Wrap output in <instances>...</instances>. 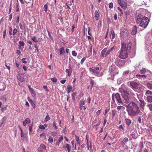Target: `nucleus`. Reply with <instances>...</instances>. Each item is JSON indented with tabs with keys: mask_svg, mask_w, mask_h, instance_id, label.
<instances>
[{
	"mask_svg": "<svg viewBox=\"0 0 152 152\" xmlns=\"http://www.w3.org/2000/svg\"><path fill=\"white\" fill-rule=\"evenodd\" d=\"M131 46L132 44L130 42L127 44L124 42L122 43L119 57L121 59H125L129 55L131 58L134 57L135 55L136 50L135 48L132 49Z\"/></svg>",
	"mask_w": 152,
	"mask_h": 152,
	"instance_id": "nucleus-1",
	"label": "nucleus"
},
{
	"mask_svg": "<svg viewBox=\"0 0 152 152\" xmlns=\"http://www.w3.org/2000/svg\"><path fill=\"white\" fill-rule=\"evenodd\" d=\"M136 22L137 24H139L141 27L145 28H146L149 22L148 18L143 17V15L139 14L136 16Z\"/></svg>",
	"mask_w": 152,
	"mask_h": 152,
	"instance_id": "nucleus-2",
	"label": "nucleus"
},
{
	"mask_svg": "<svg viewBox=\"0 0 152 152\" xmlns=\"http://www.w3.org/2000/svg\"><path fill=\"white\" fill-rule=\"evenodd\" d=\"M115 99H116V102L118 105L122 104L123 102L121 100L120 94L118 93L115 94H113L112 96L111 106L115 107L116 106V104L115 101Z\"/></svg>",
	"mask_w": 152,
	"mask_h": 152,
	"instance_id": "nucleus-3",
	"label": "nucleus"
},
{
	"mask_svg": "<svg viewBox=\"0 0 152 152\" xmlns=\"http://www.w3.org/2000/svg\"><path fill=\"white\" fill-rule=\"evenodd\" d=\"M128 115L130 116H134L139 114L140 115H142V113L140 109H134L130 108H126Z\"/></svg>",
	"mask_w": 152,
	"mask_h": 152,
	"instance_id": "nucleus-4",
	"label": "nucleus"
},
{
	"mask_svg": "<svg viewBox=\"0 0 152 152\" xmlns=\"http://www.w3.org/2000/svg\"><path fill=\"white\" fill-rule=\"evenodd\" d=\"M109 71L113 78L114 76L117 75L118 72V70L115 68V66L114 65H112L111 66L109 69Z\"/></svg>",
	"mask_w": 152,
	"mask_h": 152,
	"instance_id": "nucleus-5",
	"label": "nucleus"
},
{
	"mask_svg": "<svg viewBox=\"0 0 152 152\" xmlns=\"http://www.w3.org/2000/svg\"><path fill=\"white\" fill-rule=\"evenodd\" d=\"M127 85L134 90L137 89L139 86L138 83L135 81L128 82L127 83Z\"/></svg>",
	"mask_w": 152,
	"mask_h": 152,
	"instance_id": "nucleus-6",
	"label": "nucleus"
},
{
	"mask_svg": "<svg viewBox=\"0 0 152 152\" xmlns=\"http://www.w3.org/2000/svg\"><path fill=\"white\" fill-rule=\"evenodd\" d=\"M126 108H130L134 109H139L138 105L134 102L131 101L126 106Z\"/></svg>",
	"mask_w": 152,
	"mask_h": 152,
	"instance_id": "nucleus-7",
	"label": "nucleus"
},
{
	"mask_svg": "<svg viewBox=\"0 0 152 152\" xmlns=\"http://www.w3.org/2000/svg\"><path fill=\"white\" fill-rule=\"evenodd\" d=\"M90 72L92 74L98 77H100L102 75V72L96 70L95 69H93L90 67L89 68Z\"/></svg>",
	"mask_w": 152,
	"mask_h": 152,
	"instance_id": "nucleus-8",
	"label": "nucleus"
},
{
	"mask_svg": "<svg viewBox=\"0 0 152 152\" xmlns=\"http://www.w3.org/2000/svg\"><path fill=\"white\" fill-rule=\"evenodd\" d=\"M119 5L125 10L127 7V1L126 0H118Z\"/></svg>",
	"mask_w": 152,
	"mask_h": 152,
	"instance_id": "nucleus-9",
	"label": "nucleus"
},
{
	"mask_svg": "<svg viewBox=\"0 0 152 152\" xmlns=\"http://www.w3.org/2000/svg\"><path fill=\"white\" fill-rule=\"evenodd\" d=\"M122 96L124 99L126 103H128L129 102L130 97L128 91L126 92L124 94H122Z\"/></svg>",
	"mask_w": 152,
	"mask_h": 152,
	"instance_id": "nucleus-10",
	"label": "nucleus"
},
{
	"mask_svg": "<svg viewBox=\"0 0 152 152\" xmlns=\"http://www.w3.org/2000/svg\"><path fill=\"white\" fill-rule=\"evenodd\" d=\"M128 34V31L126 29L124 28H122L121 29V36L122 37H125Z\"/></svg>",
	"mask_w": 152,
	"mask_h": 152,
	"instance_id": "nucleus-11",
	"label": "nucleus"
},
{
	"mask_svg": "<svg viewBox=\"0 0 152 152\" xmlns=\"http://www.w3.org/2000/svg\"><path fill=\"white\" fill-rule=\"evenodd\" d=\"M46 149V147L43 144H41L38 148V150L40 152H42Z\"/></svg>",
	"mask_w": 152,
	"mask_h": 152,
	"instance_id": "nucleus-12",
	"label": "nucleus"
},
{
	"mask_svg": "<svg viewBox=\"0 0 152 152\" xmlns=\"http://www.w3.org/2000/svg\"><path fill=\"white\" fill-rule=\"evenodd\" d=\"M137 32V27L135 26H133L131 32V34L132 35L136 34Z\"/></svg>",
	"mask_w": 152,
	"mask_h": 152,
	"instance_id": "nucleus-13",
	"label": "nucleus"
},
{
	"mask_svg": "<svg viewBox=\"0 0 152 152\" xmlns=\"http://www.w3.org/2000/svg\"><path fill=\"white\" fill-rule=\"evenodd\" d=\"M5 84L4 83H0V91H4L5 90Z\"/></svg>",
	"mask_w": 152,
	"mask_h": 152,
	"instance_id": "nucleus-14",
	"label": "nucleus"
},
{
	"mask_svg": "<svg viewBox=\"0 0 152 152\" xmlns=\"http://www.w3.org/2000/svg\"><path fill=\"white\" fill-rule=\"evenodd\" d=\"M107 48H105L102 50L101 52V54L103 58L105 57L107 55H106V52L107 51Z\"/></svg>",
	"mask_w": 152,
	"mask_h": 152,
	"instance_id": "nucleus-15",
	"label": "nucleus"
},
{
	"mask_svg": "<svg viewBox=\"0 0 152 152\" xmlns=\"http://www.w3.org/2000/svg\"><path fill=\"white\" fill-rule=\"evenodd\" d=\"M99 11H96L95 12V17L96 20H98L99 19Z\"/></svg>",
	"mask_w": 152,
	"mask_h": 152,
	"instance_id": "nucleus-16",
	"label": "nucleus"
},
{
	"mask_svg": "<svg viewBox=\"0 0 152 152\" xmlns=\"http://www.w3.org/2000/svg\"><path fill=\"white\" fill-rule=\"evenodd\" d=\"M29 90L32 96L34 97L35 96L36 93L33 88H30V90Z\"/></svg>",
	"mask_w": 152,
	"mask_h": 152,
	"instance_id": "nucleus-17",
	"label": "nucleus"
},
{
	"mask_svg": "<svg viewBox=\"0 0 152 152\" xmlns=\"http://www.w3.org/2000/svg\"><path fill=\"white\" fill-rule=\"evenodd\" d=\"M69 69H66V72L67 73H68V75L69 76H70L71 75V74L72 71L71 70H70V68H71L70 66H69Z\"/></svg>",
	"mask_w": 152,
	"mask_h": 152,
	"instance_id": "nucleus-18",
	"label": "nucleus"
},
{
	"mask_svg": "<svg viewBox=\"0 0 152 152\" xmlns=\"http://www.w3.org/2000/svg\"><path fill=\"white\" fill-rule=\"evenodd\" d=\"M146 99L149 102H152V96H148L146 97Z\"/></svg>",
	"mask_w": 152,
	"mask_h": 152,
	"instance_id": "nucleus-19",
	"label": "nucleus"
},
{
	"mask_svg": "<svg viewBox=\"0 0 152 152\" xmlns=\"http://www.w3.org/2000/svg\"><path fill=\"white\" fill-rule=\"evenodd\" d=\"M17 79L21 82L24 81V78L23 77H21V76L19 75H18V76Z\"/></svg>",
	"mask_w": 152,
	"mask_h": 152,
	"instance_id": "nucleus-20",
	"label": "nucleus"
},
{
	"mask_svg": "<svg viewBox=\"0 0 152 152\" xmlns=\"http://www.w3.org/2000/svg\"><path fill=\"white\" fill-rule=\"evenodd\" d=\"M125 121L127 125L129 126L131 124V120L130 119L126 118L125 119Z\"/></svg>",
	"mask_w": 152,
	"mask_h": 152,
	"instance_id": "nucleus-21",
	"label": "nucleus"
},
{
	"mask_svg": "<svg viewBox=\"0 0 152 152\" xmlns=\"http://www.w3.org/2000/svg\"><path fill=\"white\" fill-rule=\"evenodd\" d=\"M60 54L61 55L62 54H64L65 53V51L64 49V48L63 47H61L60 48L59 50Z\"/></svg>",
	"mask_w": 152,
	"mask_h": 152,
	"instance_id": "nucleus-22",
	"label": "nucleus"
},
{
	"mask_svg": "<svg viewBox=\"0 0 152 152\" xmlns=\"http://www.w3.org/2000/svg\"><path fill=\"white\" fill-rule=\"evenodd\" d=\"M119 91L122 93L121 94V95H122V94H124L126 92H128L127 91L125 90V89H124L123 88H119Z\"/></svg>",
	"mask_w": 152,
	"mask_h": 152,
	"instance_id": "nucleus-23",
	"label": "nucleus"
},
{
	"mask_svg": "<svg viewBox=\"0 0 152 152\" xmlns=\"http://www.w3.org/2000/svg\"><path fill=\"white\" fill-rule=\"evenodd\" d=\"M67 149V151L68 152H70L71 151V146L69 145L68 144H66V147Z\"/></svg>",
	"mask_w": 152,
	"mask_h": 152,
	"instance_id": "nucleus-24",
	"label": "nucleus"
},
{
	"mask_svg": "<svg viewBox=\"0 0 152 152\" xmlns=\"http://www.w3.org/2000/svg\"><path fill=\"white\" fill-rule=\"evenodd\" d=\"M139 101L140 102V105L141 106L143 107L145 105V102L143 101L140 99H139Z\"/></svg>",
	"mask_w": 152,
	"mask_h": 152,
	"instance_id": "nucleus-25",
	"label": "nucleus"
},
{
	"mask_svg": "<svg viewBox=\"0 0 152 152\" xmlns=\"http://www.w3.org/2000/svg\"><path fill=\"white\" fill-rule=\"evenodd\" d=\"M146 86L150 89L152 90V84L149 83H147L146 84Z\"/></svg>",
	"mask_w": 152,
	"mask_h": 152,
	"instance_id": "nucleus-26",
	"label": "nucleus"
},
{
	"mask_svg": "<svg viewBox=\"0 0 152 152\" xmlns=\"http://www.w3.org/2000/svg\"><path fill=\"white\" fill-rule=\"evenodd\" d=\"M72 86L70 85H69L67 86V88L68 90L67 92L68 93H70L71 91V90L72 89Z\"/></svg>",
	"mask_w": 152,
	"mask_h": 152,
	"instance_id": "nucleus-27",
	"label": "nucleus"
},
{
	"mask_svg": "<svg viewBox=\"0 0 152 152\" xmlns=\"http://www.w3.org/2000/svg\"><path fill=\"white\" fill-rule=\"evenodd\" d=\"M28 59L26 58H23L21 59V61L22 63L26 64L27 63Z\"/></svg>",
	"mask_w": 152,
	"mask_h": 152,
	"instance_id": "nucleus-28",
	"label": "nucleus"
},
{
	"mask_svg": "<svg viewBox=\"0 0 152 152\" xmlns=\"http://www.w3.org/2000/svg\"><path fill=\"white\" fill-rule=\"evenodd\" d=\"M113 47H112L109 50L107 51V52L106 53V55L107 56L109 55L113 50Z\"/></svg>",
	"mask_w": 152,
	"mask_h": 152,
	"instance_id": "nucleus-29",
	"label": "nucleus"
},
{
	"mask_svg": "<svg viewBox=\"0 0 152 152\" xmlns=\"http://www.w3.org/2000/svg\"><path fill=\"white\" fill-rule=\"evenodd\" d=\"M29 126V134H30L32 132V129L33 127L32 124H31L28 125Z\"/></svg>",
	"mask_w": 152,
	"mask_h": 152,
	"instance_id": "nucleus-30",
	"label": "nucleus"
},
{
	"mask_svg": "<svg viewBox=\"0 0 152 152\" xmlns=\"http://www.w3.org/2000/svg\"><path fill=\"white\" fill-rule=\"evenodd\" d=\"M94 84V81L93 80L91 79V80L90 82V86H91L90 89L91 90L92 87L93 86Z\"/></svg>",
	"mask_w": 152,
	"mask_h": 152,
	"instance_id": "nucleus-31",
	"label": "nucleus"
},
{
	"mask_svg": "<svg viewBox=\"0 0 152 152\" xmlns=\"http://www.w3.org/2000/svg\"><path fill=\"white\" fill-rule=\"evenodd\" d=\"M0 99V100L4 101H6L7 100V98L5 95L1 96Z\"/></svg>",
	"mask_w": 152,
	"mask_h": 152,
	"instance_id": "nucleus-32",
	"label": "nucleus"
},
{
	"mask_svg": "<svg viewBox=\"0 0 152 152\" xmlns=\"http://www.w3.org/2000/svg\"><path fill=\"white\" fill-rule=\"evenodd\" d=\"M19 44L20 45V46H19V49H20L21 48L20 47V46H23L24 45V42L23 41H20L19 42Z\"/></svg>",
	"mask_w": 152,
	"mask_h": 152,
	"instance_id": "nucleus-33",
	"label": "nucleus"
},
{
	"mask_svg": "<svg viewBox=\"0 0 152 152\" xmlns=\"http://www.w3.org/2000/svg\"><path fill=\"white\" fill-rule=\"evenodd\" d=\"M50 118L49 117V115H47L46 116V117L44 121L45 122H47L48 121H49V120H50Z\"/></svg>",
	"mask_w": 152,
	"mask_h": 152,
	"instance_id": "nucleus-34",
	"label": "nucleus"
},
{
	"mask_svg": "<svg viewBox=\"0 0 152 152\" xmlns=\"http://www.w3.org/2000/svg\"><path fill=\"white\" fill-rule=\"evenodd\" d=\"M146 72L145 69V68L142 69L140 71V73L142 74H145Z\"/></svg>",
	"mask_w": 152,
	"mask_h": 152,
	"instance_id": "nucleus-35",
	"label": "nucleus"
},
{
	"mask_svg": "<svg viewBox=\"0 0 152 152\" xmlns=\"http://www.w3.org/2000/svg\"><path fill=\"white\" fill-rule=\"evenodd\" d=\"M31 39L35 42H38V40L36 37H34L31 38Z\"/></svg>",
	"mask_w": 152,
	"mask_h": 152,
	"instance_id": "nucleus-36",
	"label": "nucleus"
},
{
	"mask_svg": "<svg viewBox=\"0 0 152 152\" xmlns=\"http://www.w3.org/2000/svg\"><path fill=\"white\" fill-rule=\"evenodd\" d=\"M136 76L138 78H140L141 77H144L146 78V76L144 75H136Z\"/></svg>",
	"mask_w": 152,
	"mask_h": 152,
	"instance_id": "nucleus-37",
	"label": "nucleus"
},
{
	"mask_svg": "<svg viewBox=\"0 0 152 152\" xmlns=\"http://www.w3.org/2000/svg\"><path fill=\"white\" fill-rule=\"evenodd\" d=\"M48 141L51 144H52L53 141V139L52 137H50L48 139Z\"/></svg>",
	"mask_w": 152,
	"mask_h": 152,
	"instance_id": "nucleus-38",
	"label": "nucleus"
},
{
	"mask_svg": "<svg viewBox=\"0 0 152 152\" xmlns=\"http://www.w3.org/2000/svg\"><path fill=\"white\" fill-rule=\"evenodd\" d=\"M76 94V93L74 92L72 94V99L74 101H75V96Z\"/></svg>",
	"mask_w": 152,
	"mask_h": 152,
	"instance_id": "nucleus-39",
	"label": "nucleus"
},
{
	"mask_svg": "<svg viewBox=\"0 0 152 152\" xmlns=\"http://www.w3.org/2000/svg\"><path fill=\"white\" fill-rule=\"evenodd\" d=\"M83 104H81L80 105V109L81 110H85L86 109V107L84 106H83Z\"/></svg>",
	"mask_w": 152,
	"mask_h": 152,
	"instance_id": "nucleus-40",
	"label": "nucleus"
},
{
	"mask_svg": "<svg viewBox=\"0 0 152 152\" xmlns=\"http://www.w3.org/2000/svg\"><path fill=\"white\" fill-rule=\"evenodd\" d=\"M131 136L132 138H134V139H136L137 137V136L135 134L132 133L131 134Z\"/></svg>",
	"mask_w": 152,
	"mask_h": 152,
	"instance_id": "nucleus-41",
	"label": "nucleus"
},
{
	"mask_svg": "<svg viewBox=\"0 0 152 152\" xmlns=\"http://www.w3.org/2000/svg\"><path fill=\"white\" fill-rule=\"evenodd\" d=\"M51 80L54 83H56L57 81V79L56 77L51 78Z\"/></svg>",
	"mask_w": 152,
	"mask_h": 152,
	"instance_id": "nucleus-42",
	"label": "nucleus"
},
{
	"mask_svg": "<svg viewBox=\"0 0 152 152\" xmlns=\"http://www.w3.org/2000/svg\"><path fill=\"white\" fill-rule=\"evenodd\" d=\"M86 56L84 57L81 60V61H80L81 64H82L84 62V61H85V60L86 59Z\"/></svg>",
	"mask_w": 152,
	"mask_h": 152,
	"instance_id": "nucleus-43",
	"label": "nucleus"
},
{
	"mask_svg": "<svg viewBox=\"0 0 152 152\" xmlns=\"http://www.w3.org/2000/svg\"><path fill=\"white\" fill-rule=\"evenodd\" d=\"M24 121L26 122V124L30 123L31 122L30 120L28 118H26L25 120Z\"/></svg>",
	"mask_w": 152,
	"mask_h": 152,
	"instance_id": "nucleus-44",
	"label": "nucleus"
},
{
	"mask_svg": "<svg viewBox=\"0 0 152 152\" xmlns=\"http://www.w3.org/2000/svg\"><path fill=\"white\" fill-rule=\"evenodd\" d=\"M145 94L152 95V92L151 91L148 90L146 91Z\"/></svg>",
	"mask_w": 152,
	"mask_h": 152,
	"instance_id": "nucleus-45",
	"label": "nucleus"
},
{
	"mask_svg": "<svg viewBox=\"0 0 152 152\" xmlns=\"http://www.w3.org/2000/svg\"><path fill=\"white\" fill-rule=\"evenodd\" d=\"M147 106L149 107V110L152 111V104H148Z\"/></svg>",
	"mask_w": 152,
	"mask_h": 152,
	"instance_id": "nucleus-46",
	"label": "nucleus"
},
{
	"mask_svg": "<svg viewBox=\"0 0 152 152\" xmlns=\"http://www.w3.org/2000/svg\"><path fill=\"white\" fill-rule=\"evenodd\" d=\"M129 72V70H126L123 73V76L124 77L125 76L126 74H128Z\"/></svg>",
	"mask_w": 152,
	"mask_h": 152,
	"instance_id": "nucleus-47",
	"label": "nucleus"
},
{
	"mask_svg": "<svg viewBox=\"0 0 152 152\" xmlns=\"http://www.w3.org/2000/svg\"><path fill=\"white\" fill-rule=\"evenodd\" d=\"M9 34L10 35H11L12 34V28L11 26L9 27Z\"/></svg>",
	"mask_w": 152,
	"mask_h": 152,
	"instance_id": "nucleus-48",
	"label": "nucleus"
},
{
	"mask_svg": "<svg viewBox=\"0 0 152 152\" xmlns=\"http://www.w3.org/2000/svg\"><path fill=\"white\" fill-rule=\"evenodd\" d=\"M17 29L16 28H14L13 29V34H12L13 35V36L15 35L17 33Z\"/></svg>",
	"mask_w": 152,
	"mask_h": 152,
	"instance_id": "nucleus-49",
	"label": "nucleus"
},
{
	"mask_svg": "<svg viewBox=\"0 0 152 152\" xmlns=\"http://www.w3.org/2000/svg\"><path fill=\"white\" fill-rule=\"evenodd\" d=\"M48 8V7L47 4L44 5V11L45 12H47V9Z\"/></svg>",
	"mask_w": 152,
	"mask_h": 152,
	"instance_id": "nucleus-50",
	"label": "nucleus"
},
{
	"mask_svg": "<svg viewBox=\"0 0 152 152\" xmlns=\"http://www.w3.org/2000/svg\"><path fill=\"white\" fill-rule=\"evenodd\" d=\"M122 109L123 110H124L125 108L124 107L122 106H118L117 107V109L118 110H120L121 109Z\"/></svg>",
	"mask_w": 152,
	"mask_h": 152,
	"instance_id": "nucleus-51",
	"label": "nucleus"
},
{
	"mask_svg": "<svg viewBox=\"0 0 152 152\" xmlns=\"http://www.w3.org/2000/svg\"><path fill=\"white\" fill-rule=\"evenodd\" d=\"M101 121H100H100H99V122H98V123L97 124H96V125H94V126H95V127H96V129H98L97 126H99V125L100 124V123H101Z\"/></svg>",
	"mask_w": 152,
	"mask_h": 152,
	"instance_id": "nucleus-52",
	"label": "nucleus"
},
{
	"mask_svg": "<svg viewBox=\"0 0 152 152\" xmlns=\"http://www.w3.org/2000/svg\"><path fill=\"white\" fill-rule=\"evenodd\" d=\"M113 4L112 2H110L109 5V7L110 9H111L113 7Z\"/></svg>",
	"mask_w": 152,
	"mask_h": 152,
	"instance_id": "nucleus-53",
	"label": "nucleus"
},
{
	"mask_svg": "<svg viewBox=\"0 0 152 152\" xmlns=\"http://www.w3.org/2000/svg\"><path fill=\"white\" fill-rule=\"evenodd\" d=\"M63 140V137L61 136V137H59L58 140V142H61L62 140Z\"/></svg>",
	"mask_w": 152,
	"mask_h": 152,
	"instance_id": "nucleus-54",
	"label": "nucleus"
},
{
	"mask_svg": "<svg viewBox=\"0 0 152 152\" xmlns=\"http://www.w3.org/2000/svg\"><path fill=\"white\" fill-rule=\"evenodd\" d=\"M6 31H6V30H4V31L3 35V39H4L5 37V36H6Z\"/></svg>",
	"mask_w": 152,
	"mask_h": 152,
	"instance_id": "nucleus-55",
	"label": "nucleus"
},
{
	"mask_svg": "<svg viewBox=\"0 0 152 152\" xmlns=\"http://www.w3.org/2000/svg\"><path fill=\"white\" fill-rule=\"evenodd\" d=\"M117 9H118V11H119L121 12V14H120V16H121V15L123 14L122 11V10L119 7H118Z\"/></svg>",
	"mask_w": 152,
	"mask_h": 152,
	"instance_id": "nucleus-56",
	"label": "nucleus"
},
{
	"mask_svg": "<svg viewBox=\"0 0 152 152\" xmlns=\"http://www.w3.org/2000/svg\"><path fill=\"white\" fill-rule=\"evenodd\" d=\"M72 54L73 56H76L77 55V53L75 51H73L72 52Z\"/></svg>",
	"mask_w": 152,
	"mask_h": 152,
	"instance_id": "nucleus-57",
	"label": "nucleus"
},
{
	"mask_svg": "<svg viewBox=\"0 0 152 152\" xmlns=\"http://www.w3.org/2000/svg\"><path fill=\"white\" fill-rule=\"evenodd\" d=\"M19 4L18 3H17L16 4V11L18 12L19 11Z\"/></svg>",
	"mask_w": 152,
	"mask_h": 152,
	"instance_id": "nucleus-58",
	"label": "nucleus"
},
{
	"mask_svg": "<svg viewBox=\"0 0 152 152\" xmlns=\"http://www.w3.org/2000/svg\"><path fill=\"white\" fill-rule=\"evenodd\" d=\"M15 64L16 65L18 69H19V66L20 64L16 61H15Z\"/></svg>",
	"mask_w": 152,
	"mask_h": 152,
	"instance_id": "nucleus-59",
	"label": "nucleus"
},
{
	"mask_svg": "<svg viewBox=\"0 0 152 152\" xmlns=\"http://www.w3.org/2000/svg\"><path fill=\"white\" fill-rule=\"evenodd\" d=\"M128 138L127 137H125L123 140V141L125 142H127L128 141Z\"/></svg>",
	"mask_w": 152,
	"mask_h": 152,
	"instance_id": "nucleus-60",
	"label": "nucleus"
},
{
	"mask_svg": "<svg viewBox=\"0 0 152 152\" xmlns=\"http://www.w3.org/2000/svg\"><path fill=\"white\" fill-rule=\"evenodd\" d=\"M39 128L40 129H45V127L44 126V125H40L39 126Z\"/></svg>",
	"mask_w": 152,
	"mask_h": 152,
	"instance_id": "nucleus-61",
	"label": "nucleus"
},
{
	"mask_svg": "<svg viewBox=\"0 0 152 152\" xmlns=\"http://www.w3.org/2000/svg\"><path fill=\"white\" fill-rule=\"evenodd\" d=\"M128 92L129 93V94H130L132 95L133 96L134 95V93L131 90L129 91Z\"/></svg>",
	"mask_w": 152,
	"mask_h": 152,
	"instance_id": "nucleus-62",
	"label": "nucleus"
},
{
	"mask_svg": "<svg viewBox=\"0 0 152 152\" xmlns=\"http://www.w3.org/2000/svg\"><path fill=\"white\" fill-rule=\"evenodd\" d=\"M112 39H113L115 38V34L114 31L112 32Z\"/></svg>",
	"mask_w": 152,
	"mask_h": 152,
	"instance_id": "nucleus-63",
	"label": "nucleus"
},
{
	"mask_svg": "<svg viewBox=\"0 0 152 152\" xmlns=\"http://www.w3.org/2000/svg\"><path fill=\"white\" fill-rule=\"evenodd\" d=\"M115 113H116V111H115V110H112V115L113 116H114L115 115Z\"/></svg>",
	"mask_w": 152,
	"mask_h": 152,
	"instance_id": "nucleus-64",
	"label": "nucleus"
}]
</instances>
